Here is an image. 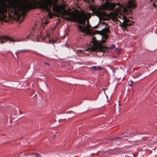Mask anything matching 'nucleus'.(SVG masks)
<instances>
[{"label": "nucleus", "mask_w": 157, "mask_h": 157, "mask_svg": "<svg viewBox=\"0 0 157 157\" xmlns=\"http://www.w3.org/2000/svg\"><path fill=\"white\" fill-rule=\"evenodd\" d=\"M37 41H38H38H39V40H38V39H37Z\"/></svg>", "instance_id": "22"}, {"label": "nucleus", "mask_w": 157, "mask_h": 157, "mask_svg": "<svg viewBox=\"0 0 157 157\" xmlns=\"http://www.w3.org/2000/svg\"><path fill=\"white\" fill-rule=\"evenodd\" d=\"M118 49V48H116V51H117V50Z\"/></svg>", "instance_id": "21"}, {"label": "nucleus", "mask_w": 157, "mask_h": 157, "mask_svg": "<svg viewBox=\"0 0 157 157\" xmlns=\"http://www.w3.org/2000/svg\"><path fill=\"white\" fill-rule=\"evenodd\" d=\"M118 105H120V104H118Z\"/></svg>", "instance_id": "24"}, {"label": "nucleus", "mask_w": 157, "mask_h": 157, "mask_svg": "<svg viewBox=\"0 0 157 157\" xmlns=\"http://www.w3.org/2000/svg\"><path fill=\"white\" fill-rule=\"evenodd\" d=\"M123 17L124 19L122 22L124 26H126L129 25H131L132 24V23L130 22L129 20L127 18H125L124 16Z\"/></svg>", "instance_id": "8"}, {"label": "nucleus", "mask_w": 157, "mask_h": 157, "mask_svg": "<svg viewBox=\"0 0 157 157\" xmlns=\"http://www.w3.org/2000/svg\"><path fill=\"white\" fill-rule=\"evenodd\" d=\"M47 38L48 39L47 40L48 41H46V43H49L52 42H53V40H51L50 39V38H49V37L48 35L47 36H46L45 38L46 39Z\"/></svg>", "instance_id": "10"}, {"label": "nucleus", "mask_w": 157, "mask_h": 157, "mask_svg": "<svg viewBox=\"0 0 157 157\" xmlns=\"http://www.w3.org/2000/svg\"><path fill=\"white\" fill-rule=\"evenodd\" d=\"M53 9L54 10L61 13L63 15H67L66 17L67 20L72 21H76L79 24L78 29L82 33L87 34L91 33L90 25L88 21L86 22V20L91 17V13L82 11L78 12L75 10L71 11L70 9H64L62 11L55 6H54Z\"/></svg>", "instance_id": "2"}, {"label": "nucleus", "mask_w": 157, "mask_h": 157, "mask_svg": "<svg viewBox=\"0 0 157 157\" xmlns=\"http://www.w3.org/2000/svg\"><path fill=\"white\" fill-rule=\"evenodd\" d=\"M84 1H86L87 2L89 3L90 1L89 0H84Z\"/></svg>", "instance_id": "16"}, {"label": "nucleus", "mask_w": 157, "mask_h": 157, "mask_svg": "<svg viewBox=\"0 0 157 157\" xmlns=\"http://www.w3.org/2000/svg\"><path fill=\"white\" fill-rule=\"evenodd\" d=\"M57 0H27L26 1L22 0H0V20H4L6 18V16L4 13L10 9L18 16L24 15L27 9L37 7L48 12L51 6Z\"/></svg>", "instance_id": "1"}, {"label": "nucleus", "mask_w": 157, "mask_h": 157, "mask_svg": "<svg viewBox=\"0 0 157 157\" xmlns=\"http://www.w3.org/2000/svg\"><path fill=\"white\" fill-rule=\"evenodd\" d=\"M107 89H102V90H103L104 91V93L105 94V96H106V97H107V95L106 94H105V91Z\"/></svg>", "instance_id": "15"}, {"label": "nucleus", "mask_w": 157, "mask_h": 157, "mask_svg": "<svg viewBox=\"0 0 157 157\" xmlns=\"http://www.w3.org/2000/svg\"><path fill=\"white\" fill-rule=\"evenodd\" d=\"M101 41H98L95 37H93L91 41L90 48L93 51H104L105 48L101 45L105 42V40H101Z\"/></svg>", "instance_id": "4"}, {"label": "nucleus", "mask_w": 157, "mask_h": 157, "mask_svg": "<svg viewBox=\"0 0 157 157\" xmlns=\"http://www.w3.org/2000/svg\"><path fill=\"white\" fill-rule=\"evenodd\" d=\"M115 48V46L114 45H113H113H110L109 47V48L111 49H113V48Z\"/></svg>", "instance_id": "13"}, {"label": "nucleus", "mask_w": 157, "mask_h": 157, "mask_svg": "<svg viewBox=\"0 0 157 157\" xmlns=\"http://www.w3.org/2000/svg\"><path fill=\"white\" fill-rule=\"evenodd\" d=\"M108 29L107 28H105L102 30L100 32V34L102 36V37L105 39H107L108 38V35L107 33L108 32Z\"/></svg>", "instance_id": "7"}, {"label": "nucleus", "mask_w": 157, "mask_h": 157, "mask_svg": "<svg viewBox=\"0 0 157 157\" xmlns=\"http://www.w3.org/2000/svg\"><path fill=\"white\" fill-rule=\"evenodd\" d=\"M90 68L92 70H98V69H102V68L99 66H94L90 67Z\"/></svg>", "instance_id": "9"}, {"label": "nucleus", "mask_w": 157, "mask_h": 157, "mask_svg": "<svg viewBox=\"0 0 157 157\" xmlns=\"http://www.w3.org/2000/svg\"><path fill=\"white\" fill-rule=\"evenodd\" d=\"M45 64H46L48 65H49V63H48L45 62Z\"/></svg>", "instance_id": "17"}, {"label": "nucleus", "mask_w": 157, "mask_h": 157, "mask_svg": "<svg viewBox=\"0 0 157 157\" xmlns=\"http://www.w3.org/2000/svg\"><path fill=\"white\" fill-rule=\"evenodd\" d=\"M132 83H131L130 85H129V86H132Z\"/></svg>", "instance_id": "19"}, {"label": "nucleus", "mask_w": 157, "mask_h": 157, "mask_svg": "<svg viewBox=\"0 0 157 157\" xmlns=\"http://www.w3.org/2000/svg\"><path fill=\"white\" fill-rule=\"evenodd\" d=\"M33 33H30L28 35L26 36V38H28L30 37H32L33 35Z\"/></svg>", "instance_id": "11"}, {"label": "nucleus", "mask_w": 157, "mask_h": 157, "mask_svg": "<svg viewBox=\"0 0 157 157\" xmlns=\"http://www.w3.org/2000/svg\"><path fill=\"white\" fill-rule=\"evenodd\" d=\"M25 39L24 38L21 39L19 38L18 39H14L12 37H9L8 36H0V43H2L7 41V40H9L10 41L12 42H21L25 40Z\"/></svg>", "instance_id": "5"}, {"label": "nucleus", "mask_w": 157, "mask_h": 157, "mask_svg": "<svg viewBox=\"0 0 157 157\" xmlns=\"http://www.w3.org/2000/svg\"><path fill=\"white\" fill-rule=\"evenodd\" d=\"M135 6L136 5L133 0H129L127 3L126 6L123 7V9L124 11L126 12L128 11H131V8H134Z\"/></svg>", "instance_id": "6"}, {"label": "nucleus", "mask_w": 157, "mask_h": 157, "mask_svg": "<svg viewBox=\"0 0 157 157\" xmlns=\"http://www.w3.org/2000/svg\"><path fill=\"white\" fill-rule=\"evenodd\" d=\"M45 38H43V39L44 40Z\"/></svg>", "instance_id": "26"}, {"label": "nucleus", "mask_w": 157, "mask_h": 157, "mask_svg": "<svg viewBox=\"0 0 157 157\" xmlns=\"http://www.w3.org/2000/svg\"><path fill=\"white\" fill-rule=\"evenodd\" d=\"M25 51H26L25 49L21 50H17V52H16L15 54H16L17 53H19L21 52H24Z\"/></svg>", "instance_id": "12"}, {"label": "nucleus", "mask_w": 157, "mask_h": 157, "mask_svg": "<svg viewBox=\"0 0 157 157\" xmlns=\"http://www.w3.org/2000/svg\"><path fill=\"white\" fill-rule=\"evenodd\" d=\"M108 0H106L105 2L101 5V9L102 10H113L115 8V6L117 5L118 6L116 7V10L110 13L109 14V17L113 20H116L118 16V14L120 13L122 6L120 5L119 2L116 3H110L108 2Z\"/></svg>", "instance_id": "3"}, {"label": "nucleus", "mask_w": 157, "mask_h": 157, "mask_svg": "<svg viewBox=\"0 0 157 157\" xmlns=\"http://www.w3.org/2000/svg\"><path fill=\"white\" fill-rule=\"evenodd\" d=\"M50 12H49V13H48L49 14H50Z\"/></svg>", "instance_id": "23"}, {"label": "nucleus", "mask_w": 157, "mask_h": 157, "mask_svg": "<svg viewBox=\"0 0 157 157\" xmlns=\"http://www.w3.org/2000/svg\"><path fill=\"white\" fill-rule=\"evenodd\" d=\"M124 136H122V137H121L118 138H121H121H123ZM117 139H118V138Z\"/></svg>", "instance_id": "18"}, {"label": "nucleus", "mask_w": 157, "mask_h": 157, "mask_svg": "<svg viewBox=\"0 0 157 157\" xmlns=\"http://www.w3.org/2000/svg\"><path fill=\"white\" fill-rule=\"evenodd\" d=\"M133 81H131V83H132H132H133Z\"/></svg>", "instance_id": "20"}, {"label": "nucleus", "mask_w": 157, "mask_h": 157, "mask_svg": "<svg viewBox=\"0 0 157 157\" xmlns=\"http://www.w3.org/2000/svg\"><path fill=\"white\" fill-rule=\"evenodd\" d=\"M120 108H119V111L120 110Z\"/></svg>", "instance_id": "25"}, {"label": "nucleus", "mask_w": 157, "mask_h": 157, "mask_svg": "<svg viewBox=\"0 0 157 157\" xmlns=\"http://www.w3.org/2000/svg\"><path fill=\"white\" fill-rule=\"evenodd\" d=\"M41 155L39 154H36L35 155V157H40Z\"/></svg>", "instance_id": "14"}]
</instances>
